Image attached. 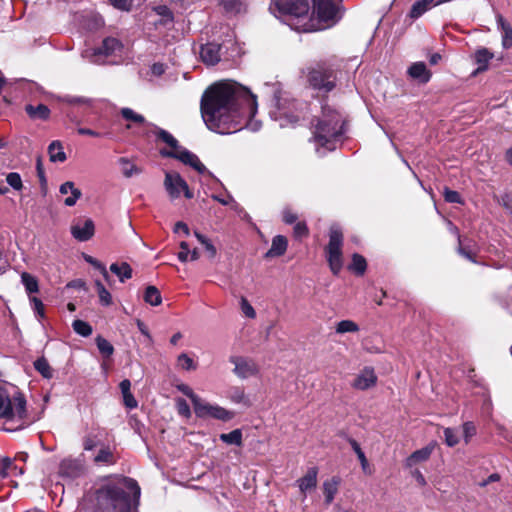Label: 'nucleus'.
Returning <instances> with one entry per match:
<instances>
[{
	"label": "nucleus",
	"mask_w": 512,
	"mask_h": 512,
	"mask_svg": "<svg viewBox=\"0 0 512 512\" xmlns=\"http://www.w3.org/2000/svg\"><path fill=\"white\" fill-rule=\"evenodd\" d=\"M463 434L466 443L469 442L470 438L476 434V427L472 422H466L463 424Z\"/></svg>",
	"instance_id": "obj_60"
},
{
	"label": "nucleus",
	"mask_w": 512,
	"mask_h": 512,
	"mask_svg": "<svg viewBox=\"0 0 512 512\" xmlns=\"http://www.w3.org/2000/svg\"><path fill=\"white\" fill-rule=\"evenodd\" d=\"M438 5L439 4H436V0H418L411 6L408 16L411 19H418L433 6Z\"/></svg>",
	"instance_id": "obj_24"
},
{
	"label": "nucleus",
	"mask_w": 512,
	"mask_h": 512,
	"mask_svg": "<svg viewBox=\"0 0 512 512\" xmlns=\"http://www.w3.org/2000/svg\"><path fill=\"white\" fill-rule=\"evenodd\" d=\"M230 362L235 365L234 373L241 378H247L248 376L255 375L257 373L256 364L247 360L243 357L232 356L230 357Z\"/></svg>",
	"instance_id": "obj_15"
},
{
	"label": "nucleus",
	"mask_w": 512,
	"mask_h": 512,
	"mask_svg": "<svg viewBox=\"0 0 512 512\" xmlns=\"http://www.w3.org/2000/svg\"><path fill=\"white\" fill-rule=\"evenodd\" d=\"M144 301L152 306H158L162 302L159 289L153 285L148 286L144 292Z\"/></svg>",
	"instance_id": "obj_35"
},
{
	"label": "nucleus",
	"mask_w": 512,
	"mask_h": 512,
	"mask_svg": "<svg viewBox=\"0 0 512 512\" xmlns=\"http://www.w3.org/2000/svg\"><path fill=\"white\" fill-rule=\"evenodd\" d=\"M443 198L447 203L464 204V200L458 191L452 190L449 187H444L442 192Z\"/></svg>",
	"instance_id": "obj_45"
},
{
	"label": "nucleus",
	"mask_w": 512,
	"mask_h": 512,
	"mask_svg": "<svg viewBox=\"0 0 512 512\" xmlns=\"http://www.w3.org/2000/svg\"><path fill=\"white\" fill-rule=\"evenodd\" d=\"M241 310L244 313V315L250 319H254L256 317V312L252 305L249 303V301L242 297L240 301Z\"/></svg>",
	"instance_id": "obj_57"
},
{
	"label": "nucleus",
	"mask_w": 512,
	"mask_h": 512,
	"mask_svg": "<svg viewBox=\"0 0 512 512\" xmlns=\"http://www.w3.org/2000/svg\"><path fill=\"white\" fill-rule=\"evenodd\" d=\"M84 260L90 265H92L95 269L99 270L107 282L109 281L110 276L104 264H102L99 260L92 257L91 255L87 254H84Z\"/></svg>",
	"instance_id": "obj_50"
},
{
	"label": "nucleus",
	"mask_w": 512,
	"mask_h": 512,
	"mask_svg": "<svg viewBox=\"0 0 512 512\" xmlns=\"http://www.w3.org/2000/svg\"><path fill=\"white\" fill-rule=\"evenodd\" d=\"M72 327H73V330L83 336V337H88L92 334V326L86 322V321H83V320H80V319H76L73 321L72 323Z\"/></svg>",
	"instance_id": "obj_43"
},
{
	"label": "nucleus",
	"mask_w": 512,
	"mask_h": 512,
	"mask_svg": "<svg viewBox=\"0 0 512 512\" xmlns=\"http://www.w3.org/2000/svg\"><path fill=\"white\" fill-rule=\"evenodd\" d=\"M176 407H177V411H178L179 415H181L185 418L191 417V409L185 399L178 398L176 400Z\"/></svg>",
	"instance_id": "obj_56"
},
{
	"label": "nucleus",
	"mask_w": 512,
	"mask_h": 512,
	"mask_svg": "<svg viewBox=\"0 0 512 512\" xmlns=\"http://www.w3.org/2000/svg\"><path fill=\"white\" fill-rule=\"evenodd\" d=\"M97 348L101 355L105 358H109L114 353L113 345L101 335H98L95 339Z\"/></svg>",
	"instance_id": "obj_38"
},
{
	"label": "nucleus",
	"mask_w": 512,
	"mask_h": 512,
	"mask_svg": "<svg viewBox=\"0 0 512 512\" xmlns=\"http://www.w3.org/2000/svg\"><path fill=\"white\" fill-rule=\"evenodd\" d=\"M6 181L14 190L19 191L23 188L21 176L17 172L8 173L6 176Z\"/></svg>",
	"instance_id": "obj_53"
},
{
	"label": "nucleus",
	"mask_w": 512,
	"mask_h": 512,
	"mask_svg": "<svg viewBox=\"0 0 512 512\" xmlns=\"http://www.w3.org/2000/svg\"><path fill=\"white\" fill-rule=\"evenodd\" d=\"M48 154L51 162H64L67 159L62 143L58 140L52 141L49 144Z\"/></svg>",
	"instance_id": "obj_30"
},
{
	"label": "nucleus",
	"mask_w": 512,
	"mask_h": 512,
	"mask_svg": "<svg viewBox=\"0 0 512 512\" xmlns=\"http://www.w3.org/2000/svg\"><path fill=\"white\" fill-rule=\"evenodd\" d=\"M432 451H433V446L423 447L422 449H419V450H416L415 452H413L410 455L409 460L414 461V462L426 461L429 459Z\"/></svg>",
	"instance_id": "obj_46"
},
{
	"label": "nucleus",
	"mask_w": 512,
	"mask_h": 512,
	"mask_svg": "<svg viewBox=\"0 0 512 512\" xmlns=\"http://www.w3.org/2000/svg\"><path fill=\"white\" fill-rule=\"evenodd\" d=\"M321 110V116L311 121L313 139L319 146L333 150L334 143L345 133L346 122L339 111L326 103L322 104Z\"/></svg>",
	"instance_id": "obj_3"
},
{
	"label": "nucleus",
	"mask_w": 512,
	"mask_h": 512,
	"mask_svg": "<svg viewBox=\"0 0 512 512\" xmlns=\"http://www.w3.org/2000/svg\"><path fill=\"white\" fill-rule=\"evenodd\" d=\"M344 235L340 227L333 225L329 229V241L324 248L325 258L334 276H338L343 268Z\"/></svg>",
	"instance_id": "obj_7"
},
{
	"label": "nucleus",
	"mask_w": 512,
	"mask_h": 512,
	"mask_svg": "<svg viewBox=\"0 0 512 512\" xmlns=\"http://www.w3.org/2000/svg\"><path fill=\"white\" fill-rule=\"evenodd\" d=\"M34 368L46 379H50L53 376L52 369L44 357H40L34 362Z\"/></svg>",
	"instance_id": "obj_39"
},
{
	"label": "nucleus",
	"mask_w": 512,
	"mask_h": 512,
	"mask_svg": "<svg viewBox=\"0 0 512 512\" xmlns=\"http://www.w3.org/2000/svg\"><path fill=\"white\" fill-rule=\"evenodd\" d=\"M194 235L197 238V240L204 246L206 251L209 253V257L214 258L217 254V250H216L215 246L212 244V242L210 241V239H208L205 235H203L202 233H200L198 231H195Z\"/></svg>",
	"instance_id": "obj_47"
},
{
	"label": "nucleus",
	"mask_w": 512,
	"mask_h": 512,
	"mask_svg": "<svg viewBox=\"0 0 512 512\" xmlns=\"http://www.w3.org/2000/svg\"><path fill=\"white\" fill-rule=\"evenodd\" d=\"M313 13L319 22L335 24L339 19V9L333 0H312Z\"/></svg>",
	"instance_id": "obj_10"
},
{
	"label": "nucleus",
	"mask_w": 512,
	"mask_h": 512,
	"mask_svg": "<svg viewBox=\"0 0 512 512\" xmlns=\"http://www.w3.org/2000/svg\"><path fill=\"white\" fill-rule=\"evenodd\" d=\"M59 191L61 194H67L69 191L71 192V196L64 200V204L69 207L74 206L82 196L81 190L76 188L72 181H67L61 184Z\"/></svg>",
	"instance_id": "obj_23"
},
{
	"label": "nucleus",
	"mask_w": 512,
	"mask_h": 512,
	"mask_svg": "<svg viewBox=\"0 0 512 512\" xmlns=\"http://www.w3.org/2000/svg\"><path fill=\"white\" fill-rule=\"evenodd\" d=\"M96 290L98 292L99 301L103 306H110L112 304V296L105 288L101 281H95Z\"/></svg>",
	"instance_id": "obj_42"
},
{
	"label": "nucleus",
	"mask_w": 512,
	"mask_h": 512,
	"mask_svg": "<svg viewBox=\"0 0 512 512\" xmlns=\"http://www.w3.org/2000/svg\"><path fill=\"white\" fill-rule=\"evenodd\" d=\"M134 0H109L110 4L119 10L130 11Z\"/></svg>",
	"instance_id": "obj_58"
},
{
	"label": "nucleus",
	"mask_w": 512,
	"mask_h": 512,
	"mask_svg": "<svg viewBox=\"0 0 512 512\" xmlns=\"http://www.w3.org/2000/svg\"><path fill=\"white\" fill-rule=\"evenodd\" d=\"M65 101L70 105H86V106L91 105V101L89 99L82 98V97L68 96V97H66Z\"/></svg>",
	"instance_id": "obj_63"
},
{
	"label": "nucleus",
	"mask_w": 512,
	"mask_h": 512,
	"mask_svg": "<svg viewBox=\"0 0 512 512\" xmlns=\"http://www.w3.org/2000/svg\"><path fill=\"white\" fill-rule=\"evenodd\" d=\"M160 155L162 157L177 159L183 164L192 167L199 174H204L208 172L207 168L199 160L198 156L185 148L181 147L179 150L162 149L160 150Z\"/></svg>",
	"instance_id": "obj_9"
},
{
	"label": "nucleus",
	"mask_w": 512,
	"mask_h": 512,
	"mask_svg": "<svg viewBox=\"0 0 512 512\" xmlns=\"http://www.w3.org/2000/svg\"><path fill=\"white\" fill-rule=\"evenodd\" d=\"M25 111L31 119L48 120L50 117V109L45 104H38L33 106L28 104L25 106Z\"/></svg>",
	"instance_id": "obj_28"
},
{
	"label": "nucleus",
	"mask_w": 512,
	"mask_h": 512,
	"mask_svg": "<svg viewBox=\"0 0 512 512\" xmlns=\"http://www.w3.org/2000/svg\"><path fill=\"white\" fill-rule=\"evenodd\" d=\"M26 404L24 394L18 389H15L13 394H10L6 389H0V418L9 421L17 417L22 421L19 427H24L29 423L26 421Z\"/></svg>",
	"instance_id": "obj_6"
},
{
	"label": "nucleus",
	"mask_w": 512,
	"mask_h": 512,
	"mask_svg": "<svg viewBox=\"0 0 512 512\" xmlns=\"http://www.w3.org/2000/svg\"><path fill=\"white\" fill-rule=\"evenodd\" d=\"M347 269L356 276H363L367 270V261L365 257L359 253H353L351 263Z\"/></svg>",
	"instance_id": "obj_25"
},
{
	"label": "nucleus",
	"mask_w": 512,
	"mask_h": 512,
	"mask_svg": "<svg viewBox=\"0 0 512 512\" xmlns=\"http://www.w3.org/2000/svg\"><path fill=\"white\" fill-rule=\"evenodd\" d=\"M339 69L329 61H319L307 69V82L309 87L327 97L332 92L338 81Z\"/></svg>",
	"instance_id": "obj_4"
},
{
	"label": "nucleus",
	"mask_w": 512,
	"mask_h": 512,
	"mask_svg": "<svg viewBox=\"0 0 512 512\" xmlns=\"http://www.w3.org/2000/svg\"><path fill=\"white\" fill-rule=\"evenodd\" d=\"M444 441L447 446L454 447L459 443V437L455 431V429L447 427L444 428Z\"/></svg>",
	"instance_id": "obj_52"
},
{
	"label": "nucleus",
	"mask_w": 512,
	"mask_h": 512,
	"mask_svg": "<svg viewBox=\"0 0 512 512\" xmlns=\"http://www.w3.org/2000/svg\"><path fill=\"white\" fill-rule=\"evenodd\" d=\"M227 14H240L247 11L248 0H218Z\"/></svg>",
	"instance_id": "obj_22"
},
{
	"label": "nucleus",
	"mask_w": 512,
	"mask_h": 512,
	"mask_svg": "<svg viewBox=\"0 0 512 512\" xmlns=\"http://www.w3.org/2000/svg\"><path fill=\"white\" fill-rule=\"evenodd\" d=\"M123 45L121 41L114 37H106L103 39L102 44L95 49V55L111 56L117 51H121Z\"/></svg>",
	"instance_id": "obj_18"
},
{
	"label": "nucleus",
	"mask_w": 512,
	"mask_h": 512,
	"mask_svg": "<svg viewBox=\"0 0 512 512\" xmlns=\"http://www.w3.org/2000/svg\"><path fill=\"white\" fill-rule=\"evenodd\" d=\"M119 163L121 164L122 166V174L126 177V178H130L132 177L133 175H137V174H140L142 172V169L139 168L138 166H136L135 164H133L128 158L126 157H121L119 159Z\"/></svg>",
	"instance_id": "obj_37"
},
{
	"label": "nucleus",
	"mask_w": 512,
	"mask_h": 512,
	"mask_svg": "<svg viewBox=\"0 0 512 512\" xmlns=\"http://www.w3.org/2000/svg\"><path fill=\"white\" fill-rule=\"evenodd\" d=\"M257 111L256 96L235 82H217L202 94L200 112L207 128L231 134L249 125Z\"/></svg>",
	"instance_id": "obj_1"
},
{
	"label": "nucleus",
	"mask_w": 512,
	"mask_h": 512,
	"mask_svg": "<svg viewBox=\"0 0 512 512\" xmlns=\"http://www.w3.org/2000/svg\"><path fill=\"white\" fill-rule=\"evenodd\" d=\"M496 19L498 27L501 29L503 34L502 45L504 48L508 49L512 46V26L501 14H498Z\"/></svg>",
	"instance_id": "obj_26"
},
{
	"label": "nucleus",
	"mask_w": 512,
	"mask_h": 512,
	"mask_svg": "<svg viewBox=\"0 0 512 512\" xmlns=\"http://www.w3.org/2000/svg\"><path fill=\"white\" fill-rule=\"evenodd\" d=\"M154 11L157 13V15L162 17V19L160 20V24L167 25V24L173 23L174 14L168 6H166V5L156 6V7H154Z\"/></svg>",
	"instance_id": "obj_40"
},
{
	"label": "nucleus",
	"mask_w": 512,
	"mask_h": 512,
	"mask_svg": "<svg viewBox=\"0 0 512 512\" xmlns=\"http://www.w3.org/2000/svg\"><path fill=\"white\" fill-rule=\"evenodd\" d=\"M121 116L127 120L137 124H143L145 118L143 115L134 112L131 108L125 107L120 110Z\"/></svg>",
	"instance_id": "obj_44"
},
{
	"label": "nucleus",
	"mask_w": 512,
	"mask_h": 512,
	"mask_svg": "<svg viewBox=\"0 0 512 512\" xmlns=\"http://www.w3.org/2000/svg\"><path fill=\"white\" fill-rule=\"evenodd\" d=\"M123 402L124 405L129 409H134L138 405V402L132 393L123 395Z\"/></svg>",
	"instance_id": "obj_64"
},
{
	"label": "nucleus",
	"mask_w": 512,
	"mask_h": 512,
	"mask_svg": "<svg viewBox=\"0 0 512 512\" xmlns=\"http://www.w3.org/2000/svg\"><path fill=\"white\" fill-rule=\"evenodd\" d=\"M178 365L186 371L196 370L197 364L195 361L186 353H181L177 358Z\"/></svg>",
	"instance_id": "obj_48"
},
{
	"label": "nucleus",
	"mask_w": 512,
	"mask_h": 512,
	"mask_svg": "<svg viewBox=\"0 0 512 512\" xmlns=\"http://www.w3.org/2000/svg\"><path fill=\"white\" fill-rule=\"evenodd\" d=\"M94 462L96 464L105 463L107 465H114L117 462V459L110 447L105 446L99 450L98 454L94 458Z\"/></svg>",
	"instance_id": "obj_36"
},
{
	"label": "nucleus",
	"mask_w": 512,
	"mask_h": 512,
	"mask_svg": "<svg viewBox=\"0 0 512 512\" xmlns=\"http://www.w3.org/2000/svg\"><path fill=\"white\" fill-rule=\"evenodd\" d=\"M12 468H16L13 461L9 457H4L0 459V477L6 478L9 475V470Z\"/></svg>",
	"instance_id": "obj_55"
},
{
	"label": "nucleus",
	"mask_w": 512,
	"mask_h": 512,
	"mask_svg": "<svg viewBox=\"0 0 512 512\" xmlns=\"http://www.w3.org/2000/svg\"><path fill=\"white\" fill-rule=\"evenodd\" d=\"M318 472V467H310L308 468L305 475L297 480V484L300 489V492L303 494V498H306L307 491L316 488Z\"/></svg>",
	"instance_id": "obj_16"
},
{
	"label": "nucleus",
	"mask_w": 512,
	"mask_h": 512,
	"mask_svg": "<svg viewBox=\"0 0 512 512\" xmlns=\"http://www.w3.org/2000/svg\"><path fill=\"white\" fill-rule=\"evenodd\" d=\"M408 75L417 80L419 83L426 84L429 82L432 73L427 69L426 64L424 62H415L413 63L407 71Z\"/></svg>",
	"instance_id": "obj_19"
},
{
	"label": "nucleus",
	"mask_w": 512,
	"mask_h": 512,
	"mask_svg": "<svg viewBox=\"0 0 512 512\" xmlns=\"http://www.w3.org/2000/svg\"><path fill=\"white\" fill-rule=\"evenodd\" d=\"M179 246L181 251L177 254V257L180 262H187L190 253L189 244L185 241H182Z\"/></svg>",
	"instance_id": "obj_61"
},
{
	"label": "nucleus",
	"mask_w": 512,
	"mask_h": 512,
	"mask_svg": "<svg viewBox=\"0 0 512 512\" xmlns=\"http://www.w3.org/2000/svg\"><path fill=\"white\" fill-rule=\"evenodd\" d=\"M494 57V54L487 48L481 47L475 51L474 60L478 65L475 73H482L488 69L489 62Z\"/></svg>",
	"instance_id": "obj_21"
},
{
	"label": "nucleus",
	"mask_w": 512,
	"mask_h": 512,
	"mask_svg": "<svg viewBox=\"0 0 512 512\" xmlns=\"http://www.w3.org/2000/svg\"><path fill=\"white\" fill-rule=\"evenodd\" d=\"M453 229H454L455 233L457 234V238H458V248H457L458 253L461 256L468 259L469 261H471L473 263H477V260H476L477 253L473 250L472 245L470 244L471 241H469V243L464 244L462 237L459 234L458 228L454 227Z\"/></svg>",
	"instance_id": "obj_27"
},
{
	"label": "nucleus",
	"mask_w": 512,
	"mask_h": 512,
	"mask_svg": "<svg viewBox=\"0 0 512 512\" xmlns=\"http://www.w3.org/2000/svg\"><path fill=\"white\" fill-rule=\"evenodd\" d=\"M157 140H160L167 144L172 150H179L181 147L179 146L178 140L168 131L156 127V131L154 132Z\"/></svg>",
	"instance_id": "obj_33"
},
{
	"label": "nucleus",
	"mask_w": 512,
	"mask_h": 512,
	"mask_svg": "<svg viewBox=\"0 0 512 512\" xmlns=\"http://www.w3.org/2000/svg\"><path fill=\"white\" fill-rule=\"evenodd\" d=\"M220 440L228 445L243 446V434L241 429H234L229 433H222L219 436Z\"/></svg>",
	"instance_id": "obj_32"
},
{
	"label": "nucleus",
	"mask_w": 512,
	"mask_h": 512,
	"mask_svg": "<svg viewBox=\"0 0 512 512\" xmlns=\"http://www.w3.org/2000/svg\"><path fill=\"white\" fill-rule=\"evenodd\" d=\"M141 489L138 482L127 476H117L95 490L97 512H131L132 499L138 504Z\"/></svg>",
	"instance_id": "obj_2"
},
{
	"label": "nucleus",
	"mask_w": 512,
	"mask_h": 512,
	"mask_svg": "<svg viewBox=\"0 0 512 512\" xmlns=\"http://www.w3.org/2000/svg\"><path fill=\"white\" fill-rule=\"evenodd\" d=\"M30 302L32 304L33 310L35 314L40 318L43 319L45 317V307L41 299H39L36 296H30Z\"/></svg>",
	"instance_id": "obj_54"
},
{
	"label": "nucleus",
	"mask_w": 512,
	"mask_h": 512,
	"mask_svg": "<svg viewBox=\"0 0 512 512\" xmlns=\"http://www.w3.org/2000/svg\"><path fill=\"white\" fill-rule=\"evenodd\" d=\"M164 185L172 199L178 198L181 192L184 193V196L187 199H192L194 197V194L189 189L187 182L178 173H166Z\"/></svg>",
	"instance_id": "obj_11"
},
{
	"label": "nucleus",
	"mask_w": 512,
	"mask_h": 512,
	"mask_svg": "<svg viewBox=\"0 0 512 512\" xmlns=\"http://www.w3.org/2000/svg\"><path fill=\"white\" fill-rule=\"evenodd\" d=\"M335 330L338 334L356 333L359 331V326L352 320H342L337 323Z\"/></svg>",
	"instance_id": "obj_41"
},
{
	"label": "nucleus",
	"mask_w": 512,
	"mask_h": 512,
	"mask_svg": "<svg viewBox=\"0 0 512 512\" xmlns=\"http://www.w3.org/2000/svg\"><path fill=\"white\" fill-rule=\"evenodd\" d=\"M293 236L296 240H302L309 236V228L305 221H298L293 227Z\"/></svg>",
	"instance_id": "obj_49"
},
{
	"label": "nucleus",
	"mask_w": 512,
	"mask_h": 512,
	"mask_svg": "<svg viewBox=\"0 0 512 512\" xmlns=\"http://www.w3.org/2000/svg\"><path fill=\"white\" fill-rule=\"evenodd\" d=\"M298 216L291 209H285L282 213V220L285 224H294L297 222Z\"/></svg>",
	"instance_id": "obj_62"
},
{
	"label": "nucleus",
	"mask_w": 512,
	"mask_h": 512,
	"mask_svg": "<svg viewBox=\"0 0 512 512\" xmlns=\"http://www.w3.org/2000/svg\"><path fill=\"white\" fill-rule=\"evenodd\" d=\"M281 14L295 18L307 17L310 11L308 0H272L271 7Z\"/></svg>",
	"instance_id": "obj_8"
},
{
	"label": "nucleus",
	"mask_w": 512,
	"mask_h": 512,
	"mask_svg": "<svg viewBox=\"0 0 512 512\" xmlns=\"http://www.w3.org/2000/svg\"><path fill=\"white\" fill-rule=\"evenodd\" d=\"M288 240L283 235H276L272 239L270 249L265 253L264 258H275L284 255L287 251Z\"/></svg>",
	"instance_id": "obj_20"
},
{
	"label": "nucleus",
	"mask_w": 512,
	"mask_h": 512,
	"mask_svg": "<svg viewBox=\"0 0 512 512\" xmlns=\"http://www.w3.org/2000/svg\"><path fill=\"white\" fill-rule=\"evenodd\" d=\"M221 44L208 42L200 46V59L207 66L216 65L221 59Z\"/></svg>",
	"instance_id": "obj_12"
},
{
	"label": "nucleus",
	"mask_w": 512,
	"mask_h": 512,
	"mask_svg": "<svg viewBox=\"0 0 512 512\" xmlns=\"http://www.w3.org/2000/svg\"><path fill=\"white\" fill-rule=\"evenodd\" d=\"M77 133L79 135L91 136L96 138H101L110 135V132H98L90 128H78Z\"/></svg>",
	"instance_id": "obj_59"
},
{
	"label": "nucleus",
	"mask_w": 512,
	"mask_h": 512,
	"mask_svg": "<svg viewBox=\"0 0 512 512\" xmlns=\"http://www.w3.org/2000/svg\"><path fill=\"white\" fill-rule=\"evenodd\" d=\"M83 472L84 466L77 459L65 458L60 462L58 473L61 477L75 479L82 475Z\"/></svg>",
	"instance_id": "obj_13"
},
{
	"label": "nucleus",
	"mask_w": 512,
	"mask_h": 512,
	"mask_svg": "<svg viewBox=\"0 0 512 512\" xmlns=\"http://www.w3.org/2000/svg\"><path fill=\"white\" fill-rule=\"evenodd\" d=\"M21 282L24 285L27 294L31 295L39 292V282L34 275L28 272H22Z\"/></svg>",
	"instance_id": "obj_34"
},
{
	"label": "nucleus",
	"mask_w": 512,
	"mask_h": 512,
	"mask_svg": "<svg viewBox=\"0 0 512 512\" xmlns=\"http://www.w3.org/2000/svg\"><path fill=\"white\" fill-rule=\"evenodd\" d=\"M176 388L191 400L194 413L198 418L211 417L227 422L235 417V413L233 411L203 401L187 384H178L176 385Z\"/></svg>",
	"instance_id": "obj_5"
},
{
	"label": "nucleus",
	"mask_w": 512,
	"mask_h": 512,
	"mask_svg": "<svg viewBox=\"0 0 512 512\" xmlns=\"http://www.w3.org/2000/svg\"><path fill=\"white\" fill-rule=\"evenodd\" d=\"M339 483L340 479L338 477H332L330 480H327L323 483V493L325 497V503L327 505L333 502L334 497L338 492Z\"/></svg>",
	"instance_id": "obj_29"
},
{
	"label": "nucleus",
	"mask_w": 512,
	"mask_h": 512,
	"mask_svg": "<svg viewBox=\"0 0 512 512\" xmlns=\"http://www.w3.org/2000/svg\"><path fill=\"white\" fill-rule=\"evenodd\" d=\"M377 383V376L374 369L365 367L352 382V387L357 390H367Z\"/></svg>",
	"instance_id": "obj_14"
},
{
	"label": "nucleus",
	"mask_w": 512,
	"mask_h": 512,
	"mask_svg": "<svg viewBox=\"0 0 512 512\" xmlns=\"http://www.w3.org/2000/svg\"><path fill=\"white\" fill-rule=\"evenodd\" d=\"M110 271L118 276L120 282H125L127 279L132 277V268L127 262L112 263L110 265Z\"/></svg>",
	"instance_id": "obj_31"
},
{
	"label": "nucleus",
	"mask_w": 512,
	"mask_h": 512,
	"mask_svg": "<svg viewBox=\"0 0 512 512\" xmlns=\"http://www.w3.org/2000/svg\"><path fill=\"white\" fill-rule=\"evenodd\" d=\"M94 233L95 225L91 219H86L82 227L80 225H73L71 227L72 236L80 242L90 240L94 236Z\"/></svg>",
	"instance_id": "obj_17"
},
{
	"label": "nucleus",
	"mask_w": 512,
	"mask_h": 512,
	"mask_svg": "<svg viewBox=\"0 0 512 512\" xmlns=\"http://www.w3.org/2000/svg\"><path fill=\"white\" fill-rule=\"evenodd\" d=\"M349 442L361 463V467H362L363 471L366 472L367 468L369 467V463H368L365 453L362 451L359 443L356 440L350 439Z\"/></svg>",
	"instance_id": "obj_51"
}]
</instances>
